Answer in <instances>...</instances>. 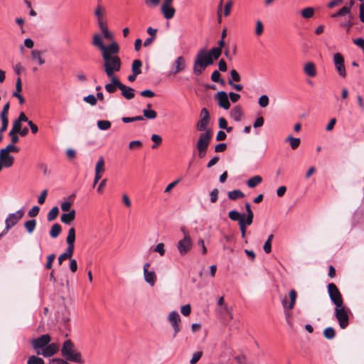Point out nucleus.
Instances as JSON below:
<instances>
[{
  "label": "nucleus",
  "mask_w": 364,
  "mask_h": 364,
  "mask_svg": "<svg viewBox=\"0 0 364 364\" xmlns=\"http://www.w3.org/2000/svg\"><path fill=\"white\" fill-rule=\"evenodd\" d=\"M119 44L102 53V68L107 77H117L115 74L121 70L122 60L118 56L119 53Z\"/></svg>",
  "instance_id": "f257e3e1"
},
{
  "label": "nucleus",
  "mask_w": 364,
  "mask_h": 364,
  "mask_svg": "<svg viewBox=\"0 0 364 364\" xmlns=\"http://www.w3.org/2000/svg\"><path fill=\"white\" fill-rule=\"evenodd\" d=\"M221 53L222 50L216 47L211 48L208 52L205 49L200 50L194 60L193 73L196 75L202 74L208 66L219 58Z\"/></svg>",
  "instance_id": "f03ea898"
},
{
  "label": "nucleus",
  "mask_w": 364,
  "mask_h": 364,
  "mask_svg": "<svg viewBox=\"0 0 364 364\" xmlns=\"http://www.w3.org/2000/svg\"><path fill=\"white\" fill-rule=\"evenodd\" d=\"M60 351L63 358V359L67 362L70 361L77 363H83L81 353L75 348L71 340L68 339L63 342Z\"/></svg>",
  "instance_id": "7ed1b4c3"
},
{
  "label": "nucleus",
  "mask_w": 364,
  "mask_h": 364,
  "mask_svg": "<svg viewBox=\"0 0 364 364\" xmlns=\"http://www.w3.org/2000/svg\"><path fill=\"white\" fill-rule=\"evenodd\" d=\"M212 130H206L205 132L199 135L196 142V149L198 151V157L203 159L205 156L209 144L212 139Z\"/></svg>",
  "instance_id": "20e7f679"
},
{
  "label": "nucleus",
  "mask_w": 364,
  "mask_h": 364,
  "mask_svg": "<svg viewBox=\"0 0 364 364\" xmlns=\"http://www.w3.org/2000/svg\"><path fill=\"white\" fill-rule=\"evenodd\" d=\"M296 297H282L281 303L284 308L286 321L289 326H291V309L294 307Z\"/></svg>",
  "instance_id": "39448f33"
},
{
  "label": "nucleus",
  "mask_w": 364,
  "mask_h": 364,
  "mask_svg": "<svg viewBox=\"0 0 364 364\" xmlns=\"http://www.w3.org/2000/svg\"><path fill=\"white\" fill-rule=\"evenodd\" d=\"M50 341L51 338L48 334H43L31 341L32 346L37 355L41 354V350L50 343Z\"/></svg>",
  "instance_id": "423d86ee"
},
{
  "label": "nucleus",
  "mask_w": 364,
  "mask_h": 364,
  "mask_svg": "<svg viewBox=\"0 0 364 364\" xmlns=\"http://www.w3.org/2000/svg\"><path fill=\"white\" fill-rule=\"evenodd\" d=\"M193 242L189 233H186L185 237L177 243V249L182 256L186 255L192 248Z\"/></svg>",
  "instance_id": "0eeeda50"
},
{
  "label": "nucleus",
  "mask_w": 364,
  "mask_h": 364,
  "mask_svg": "<svg viewBox=\"0 0 364 364\" xmlns=\"http://www.w3.org/2000/svg\"><path fill=\"white\" fill-rule=\"evenodd\" d=\"M349 309H335V316L341 329H345L349 323Z\"/></svg>",
  "instance_id": "6e6552de"
},
{
  "label": "nucleus",
  "mask_w": 364,
  "mask_h": 364,
  "mask_svg": "<svg viewBox=\"0 0 364 364\" xmlns=\"http://www.w3.org/2000/svg\"><path fill=\"white\" fill-rule=\"evenodd\" d=\"M92 45L95 47H97L99 48V50L101 51V54L105 53L106 51L109 50H112V48L117 45H118V43L116 41H112L111 43H109L107 46H105L103 43L102 38L100 34H95L92 38Z\"/></svg>",
  "instance_id": "1a4fd4ad"
},
{
  "label": "nucleus",
  "mask_w": 364,
  "mask_h": 364,
  "mask_svg": "<svg viewBox=\"0 0 364 364\" xmlns=\"http://www.w3.org/2000/svg\"><path fill=\"white\" fill-rule=\"evenodd\" d=\"M173 0H163L160 11L164 18L169 20L174 17L176 9L173 6Z\"/></svg>",
  "instance_id": "9d476101"
},
{
  "label": "nucleus",
  "mask_w": 364,
  "mask_h": 364,
  "mask_svg": "<svg viewBox=\"0 0 364 364\" xmlns=\"http://www.w3.org/2000/svg\"><path fill=\"white\" fill-rule=\"evenodd\" d=\"M106 14V8L102 5L101 1H98L94 10V16L97 18L98 26L107 23Z\"/></svg>",
  "instance_id": "9b49d317"
},
{
  "label": "nucleus",
  "mask_w": 364,
  "mask_h": 364,
  "mask_svg": "<svg viewBox=\"0 0 364 364\" xmlns=\"http://www.w3.org/2000/svg\"><path fill=\"white\" fill-rule=\"evenodd\" d=\"M23 215L24 212L22 210L9 214L5 220V232H7L11 227L14 226L23 218Z\"/></svg>",
  "instance_id": "f8f14e48"
},
{
  "label": "nucleus",
  "mask_w": 364,
  "mask_h": 364,
  "mask_svg": "<svg viewBox=\"0 0 364 364\" xmlns=\"http://www.w3.org/2000/svg\"><path fill=\"white\" fill-rule=\"evenodd\" d=\"M333 62L338 74L343 77H346V73L343 56L339 53L334 54Z\"/></svg>",
  "instance_id": "ddd939ff"
},
{
  "label": "nucleus",
  "mask_w": 364,
  "mask_h": 364,
  "mask_svg": "<svg viewBox=\"0 0 364 364\" xmlns=\"http://www.w3.org/2000/svg\"><path fill=\"white\" fill-rule=\"evenodd\" d=\"M150 266L151 264L149 262H146L144 264V277L146 282L148 283L150 286L153 287L156 281V274L154 271L149 270Z\"/></svg>",
  "instance_id": "4468645a"
},
{
  "label": "nucleus",
  "mask_w": 364,
  "mask_h": 364,
  "mask_svg": "<svg viewBox=\"0 0 364 364\" xmlns=\"http://www.w3.org/2000/svg\"><path fill=\"white\" fill-rule=\"evenodd\" d=\"M58 345L55 343H48L41 350V354L45 358H49L55 354L58 350Z\"/></svg>",
  "instance_id": "2eb2a0df"
},
{
  "label": "nucleus",
  "mask_w": 364,
  "mask_h": 364,
  "mask_svg": "<svg viewBox=\"0 0 364 364\" xmlns=\"http://www.w3.org/2000/svg\"><path fill=\"white\" fill-rule=\"evenodd\" d=\"M108 78L110 80V83L106 84L105 88L107 92L114 93L117 88H120L122 82L117 77H111Z\"/></svg>",
  "instance_id": "dca6fc26"
},
{
  "label": "nucleus",
  "mask_w": 364,
  "mask_h": 364,
  "mask_svg": "<svg viewBox=\"0 0 364 364\" xmlns=\"http://www.w3.org/2000/svg\"><path fill=\"white\" fill-rule=\"evenodd\" d=\"M217 100L218 105L225 109H228L230 107V103L228 100V94L224 91H220L217 93Z\"/></svg>",
  "instance_id": "f3484780"
},
{
  "label": "nucleus",
  "mask_w": 364,
  "mask_h": 364,
  "mask_svg": "<svg viewBox=\"0 0 364 364\" xmlns=\"http://www.w3.org/2000/svg\"><path fill=\"white\" fill-rule=\"evenodd\" d=\"M0 162L3 163L5 168H10L13 166L14 158L3 150H0Z\"/></svg>",
  "instance_id": "a211bd4d"
},
{
  "label": "nucleus",
  "mask_w": 364,
  "mask_h": 364,
  "mask_svg": "<svg viewBox=\"0 0 364 364\" xmlns=\"http://www.w3.org/2000/svg\"><path fill=\"white\" fill-rule=\"evenodd\" d=\"M119 90L122 91V95L128 100L133 99L135 96L134 90L130 87L126 86L122 82Z\"/></svg>",
  "instance_id": "6ab92c4d"
},
{
  "label": "nucleus",
  "mask_w": 364,
  "mask_h": 364,
  "mask_svg": "<svg viewBox=\"0 0 364 364\" xmlns=\"http://www.w3.org/2000/svg\"><path fill=\"white\" fill-rule=\"evenodd\" d=\"M174 70L173 71V74L178 73L183 70L186 68V60L183 57L179 56L178 57L174 63H173Z\"/></svg>",
  "instance_id": "aec40b11"
},
{
  "label": "nucleus",
  "mask_w": 364,
  "mask_h": 364,
  "mask_svg": "<svg viewBox=\"0 0 364 364\" xmlns=\"http://www.w3.org/2000/svg\"><path fill=\"white\" fill-rule=\"evenodd\" d=\"M168 321L171 326H176L180 325L181 318L179 314L176 311H171L168 316Z\"/></svg>",
  "instance_id": "412c9836"
},
{
  "label": "nucleus",
  "mask_w": 364,
  "mask_h": 364,
  "mask_svg": "<svg viewBox=\"0 0 364 364\" xmlns=\"http://www.w3.org/2000/svg\"><path fill=\"white\" fill-rule=\"evenodd\" d=\"M75 218V210H72L68 213H63L60 216V220L62 223L69 225Z\"/></svg>",
  "instance_id": "4be33fe9"
},
{
  "label": "nucleus",
  "mask_w": 364,
  "mask_h": 364,
  "mask_svg": "<svg viewBox=\"0 0 364 364\" xmlns=\"http://www.w3.org/2000/svg\"><path fill=\"white\" fill-rule=\"evenodd\" d=\"M74 249L75 248L67 247L66 251L64 253L61 254L58 258V262L60 265L63 264L64 260L67 259H71V257L73 255Z\"/></svg>",
  "instance_id": "5701e85b"
},
{
  "label": "nucleus",
  "mask_w": 364,
  "mask_h": 364,
  "mask_svg": "<svg viewBox=\"0 0 364 364\" xmlns=\"http://www.w3.org/2000/svg\"><path fill=\"white\" fill-rule=\"evenodd\" d=\"M75 230L74 228H70L68 230V236L66 238V242L68 247L75 248Z\"/></svg>",
  "instance_id": "b1692460"
},
{
  "label": "nucleus",
  "mask_w": 364,
  "mask_h": 364,
  "mask_svg": "<svg viewBox=\"0 0 364 364\" xmlns=\"http://www.w3.org/2000/svg\"><path fill=\"white\" fill-rule=\"evenodd\" d=\"M304 71L309 77H313L316 75V66L312 62H309L305 65Z\"/></svg>",
  "instance_id": "393cba45"
},
{
  "label": "nucleus",
  "mask_w": 364,
  "mask_h": 364,
  "mask_svg": "<svg viewBox=\"0 0 364 364\" xmlns=\"http://www.w3.org/2000/svg\"><path fill=\"white\" fill-rule=\"evenodd\" d=\"M218 305L219 307V309L222 314H227L230 318H232V314L230 313V309L225 304L224 302V297H219L218 301Z\"/></svg>",
  "instance_id": "a878e982"
},
{
  "label": "nucleus",
  "mask_w": 364,
  "mask_h": 364,
  "mask_svg": "<svg viewBox=\"0 0 364 364\" xmlns=\"http://www.w3.org/2000/svg\"><path fill=\"white\" fill-rule=\"evenodd\" d=\"M232 118L236 122H240L242 115V110L240 106H236L230 112Z\"/></svg>",
  "instance_id": "bb28decb"
},
{
  "label": "nucleus",
  "mask_w": 364,
  "mask_h": 364,
  "mask_svg": "<svg viewBox=\"0 0 364 364\" xmlns=\"http://www.w3.org/2000/svg\"><path fill=\"white\" fill-rule=\"evenodd\" d=\"M262 181V178L260 176L257 175L247 180V185L249 188H252L258 186Z\"/></svg>",
  "instance_id": "cd10ccee"
},
{
  "label": "nucleus",
  "mask_w": 364,
  "mask_h": 364,
  "mask_svg": "<svg viewBox=\"0 0 364 364\" xmlns=\"http://www.w3.org/2000/svg\"><path fill=\"white\" fill-rule=\"evenodd\" d=\"M228 196L229 199L232 200H236L239 198H244L245 194L240 190H233L228 193Z\"/></svg>",
  "instance_id": "c85d7f7f"
},
{
  "label": "nucleus",
  "mask_w": 364,
  "mask_h": 364,
  "mask_svg": "<svg viewBox=\"0 0 364 364\" xmlns=\"http://www.w3.org/2000/svg\"><path fill=\"white\" fill-rule=\"evenodd\" d=\"M61 231H62V228H61L60 225L58 223H55L51 227L49 234L52 238H56L59 236Z\"/></svg>",
  "instance_id": "c756f323"
},
{
  "label": "nucleus",
  "mask_w": 364,
  "mask_h": 364,
  "mask_svg": "<svg viewBox=\"0 0 364 364\" xmlns=\"http://www.w3.org/2000/svg\"><path fill=\"white\" fill-rule=\"evenodd\" d=\"M142 66V63L140 60H134L132 62V70L134 75H138L141 73V68Z\"/></svg>",
  "instance_id": "7c9ffc66"
},
{
  "label": "nucleus",
  "mask_w": 364,
  "mask_h": 364,
  "mask_svg": "<svg viewBox=\"0 0 364 364\" xmlns=\"http://www.w3.org/2000/svg\"><path fill=\"white\" fill-rule=\"evenodd\" d=\"M285 141H288L290 144L291 148L293 150L296 149L300 145L301 140L299 138H294L292 136H289L286 139Z\"/></svg>",
  "instance_id": "2f4dec72"
},
{
  "label": "nucleus",
  "mask_w": 364,
  "mask_h": 364,
  "mask_svg": "<svg viewBox=\"0 0 364 364\" xmlns=\"http://www.w3.org/2000/svg\"><path fill=\"white\" fill-rule=\"evenodd\" d=\"M105 171V160L103 156H100L96 164L95 173H103Z\"/></svg>",
  "instance_id": "473e14b6"
},
{
  "label": "nucleus",
  "mask_w": 364,
  "mask_h": 364,
  "mask_svg": "<svg viewBox=\"0 0 364 364\" xmlns=\"http://www.w3.org/2000/svg\"><path fill=\"white\" fill-rule=\"evenodd\" d=\"M99 28H100L102 33H103L104 37L107 39L112 41L114 38L113 34L108 30L107 24L105 23L104 25L100 26Z\"/></svg>",
  "instance_id": "72a5a7b5"
},
{
  "label": "nucleus",
  "mask_w": 364,
  "mask_h": 364,
  "mask_svg": "<svg viewBox=\"0 0 364 364\" xmlns=\"http://www.w3.org/2000/svg\"><path fill=\"white\" fill-rule=\"evenodd\" d=\"M142 112L144 117L148 119H154L157 117L156 112L151 109H144Z\"/></svg>",
  "instance_id": "f704fd0d"
},
{
  "label": "nucleus",
  "mask_w": 364,
  "mask_h": 364,
  "mask_svg": "<svg viewBox=\"0 0 364 364\" xmlns=\"http://www.w3.org/2000/svg\"><path fill=\"white\" fill-rule=\"evenodd\" d=\"M301 14L304 18H311L314 15V9L313 7H306L301 10Z\"/></svg>",
  "instance_id": "c9c22d12"
},
{
  "label": "nucleus",
  "mask_w": 364,
  "mask_h": 364,
  "mask_svg": "<svg viewBox=\"0 0 364 364\" xmlns=\"http://www.w3.org/2000/svg\"><path fill=\"white\" fill-rule=\"evenodd\" d=\"M333 303L335 304V309H348L344 304L343 297H330Z\"/></svg>",
  "instance_id": "e433bc0d"
},
{
  "label": "nucleus",
  "mask_w": 364,
  "mask_h": 364,
  "mask_svg": "<svg viewBox=\"0 0 364 364\" xmlns=\"http://www.w3.org/2000/svg\"><path fill=\"white\" fill-rule=\"evenodd\" d=\"M209 122H210V121H207V120L204 121L203 119H200L196 124V129L199 132H205L206 130L209 129L207 128L209 124Z\"/></svg>",
  "instance_id": "4c0bfd02"
},
{
  "label": "nucleus",
  "mask_w": 364,
  "mask_h": 364,
  "mask_svg": "<svg viewBox=\"0 0 364 364\" xmlns=\"http://www.w3.org/2000/svg\"><path fill=\"white\" fill-rule=\"evenodd\" d=\"M59 213V209L57 206L52 208L47 215V220L49 222L53 221Z\"/></svg>",
  "instance_id": "58836bf2"
},
{
  "label": "nucleus",
  "mask_w": 364,
  "mask_h": 364,
  "mask_svg": "<svg viewBox=\"0 0 364 364\" xmlns=\"http://www.w3.org/2000/svg\"><path fill=\"white\" fill-rule=\"evenodd\" d=\"M36 226V221L34 219L28 220L24 223V227L26 229L28 233L29 234H31L34 231Z\"/></svg>",
  "instance_id": "ea45409f"
},
{
  "label": "nucleus",
  "mask_w": 364,
  "mask_h": 364,
  "mask_svg": "<svg viewBox=\"0 0 364 364\" xmlns=\"http://www.w3.org/2000/svg\"><path fill=\"white\" fill-rule=\"evenodd\" d=\"M328 296H341L338 287L333 283L328 284Z\"/></svg>",
  "instance_id": "a19ab883"
},
{
  "label": "nucleus",
  "mask_w": 364,
  "mask_h": 364,
  "mask_svg": "<svg viewBox=\"0 0 364 364\" xmlns=\"http://www.w3.org/2000/svg\"><path fill=\"white\" fill-rule=\"evenodd\" d=\"M41 52L37 50H33L31 51V57L33 60H37L38 61L39 65H43L45 63V60L41 58Z\"/></svg>",
  "instance_id": "79ce46f5"
},
{
  "label": "nucleus",
  "mask_w": 364,
  "mask_h": 364,
  "mask_svg": "<svg viewBox=\"0 0 364 364\" xmlns=\"http://www.w3.org/2000/svg\"><path fill=\"white\" fill-rule=\"evenodd\" d=\"M323 336L327 339H333L336 336V332L333 328L327 327L323 331Z\"/></svg>",
  "instance_id": "37998d69"
},
{
  "label": "nucleus",
  "mask_w": 364,
  "mask_h": 364,
  "mask_svg": "<svg viewBox=\"0 0 364 364\" xmlns=\"http://www.w3.org/2000/svg\"><path fill=\"white\" fill-rule=\"evenodd\" d=\"M228 217L233 221H238L239 223L240 220L242 219V215L237 210H231L228 213Z\"/></svg>",
  "instance_id": "c03bdc74"
},
{
  "label": "nucleus",
  "mask_w": 364,
  "mask_h": 364,
  "mask_svg": "<svg viewBox=\"0 0 364 364\" xmlns=\"http://www.w3.org/2000/svg\"><path fill=\"white\" fill-rule=\"evenodd\" d=\"M27 364H45L43 358L36 355H31L28 358Z\"/></svg>",
  "instance_id": "a18cd8bd"
},
{
  "label": "nucleus",
  "mask_w": 364,
  "mask_h": 364,
  "mask_svg": "<svg viewBox=\"0 0 364 364\" xmlns=\"http://www.w3.org/2000/svg\"><path fill=\"white\" fill-rule=\"evenodd\" d=\"M97 127L101 130H107L111 127V122L108 120H99Z\"/></svg>",
  "instance_id": "49530a36"
},
{
  "label": "nucleus",
  "mask_w": 364,
  "mask_h": 364,
  "mask_svg": "<svg viewBox=\"0 0 364 364\" xmlns=\"http://www.w3.org/2000/svg\"><path fill=\"white\" fill-rule=\"evenodd\" d=\"M254 215H244L242 214V217L240 221H242L245 225L249 226L252 225L253 222Z\"/></svg>",
  "instance_id": "de8ad7c7"
},
{
  "label": "nucleus",
  "mask_w": 364,
  "mask_h": 364,
  "mask_svg": "<svg viewBox=\"0 0 364 364\" xmlns=\"http://www.w3.org/2000/svg\"><path fill=\"white\" fill-rule=\"evenodd\" d=\"M1 150L10 154V152H18L19 148L14 145V144H8L5 148Z\"/></svg>",
  "instance_id": "09e8293b"
},
{
  "label": "nucleus",
  "mask_w": 364,
  "mask_h": 364,
  "mask_svg": "<svg viewBox=\"0 0 364 364\" xmlns=\"http://www.w3.org/2000/svg\"><path fill=\"white\" fill-rule=\"evenodd\" d=\"M151 139L154 142V144L152 146V149L157 148L162 142L161 137L158 134H152Z\"/></svg>",
  "instance_id": "8fccbe9b"
},
{
  "label": "nucleus",
  "mask_w": 364,
  "mask_h": 364,
  "mask_svg": "<svg viewBox=\"0 0 364 364\" xmlns=\"http://www.w3.org/2000/svg\"><path fill=\"white\" fill-rule=\"evenodd\" d=\"M258 103L261 107H266L269 104V97L266 95H262L258 100Z\"/></svg>",
  "instance_id": "3c124183"
},
{
  "label": "nucleus",
  "mask_w": 364,
  "mask_h": 364,
  "mask_svg": "<svg viewBox=\"0 0 364 364\" xmlns=\"http://www.w3.org/2000/svg\"><path fill=\"white\" fill-rule=\"evenodd\" d=\"M83 100L92 106H95L97 104V97L93 95H89L85 97Z\"/></svg>",
  "instance_id": "603ef678"
},
{
  "label": "nucleus",
  "mask_w": 364,
  "mask_h": 364,
  "mask_svg": "<svg viewBox=\"0 0 364 364\" xmlns=\"http://www.w3.org/2000/svg\"><path fill=\"white\" fill-rule=\"evenodd\" d=\"M350 12V7L343 6L337 13L332 15V17L344 16Z\"/></svg>",
  "instance_id": "864d4df0"
},
{
  "label": "nucleus",
  "mask_w": 364,
  "mask_h": 364,
  "mask_svg": "<svg viewBox=\"0 0 364 364\" xmlns=\"http://www.w3.org/2000/svg\"><path fill=\"white\" fill-rule=\"evenodd\" d=\"M203 352L197 351L193 353L192 358L190 360L191 364H196L202 357Z\"/></svg>",
  "instance_id": "5fc2aeb1"
},
{
  "label": "nucleus",
  "mask_w": 364,
  "mask_h": 364,
  "mask_svg": "<svg viewBox=\"0 0 364 364\" xmlns=\"http://www.w3.org/2000/svg\"><path fill=\"white\" fill-rule=\"evenodd\" d=\"M55 258V254H50L47 257V262L46 264L45 267L47 269H50L52 268L53 262Z\"/></svg>",
  "instance_id": "6e6d98bb"
},
{
  "label": "nucleus",
  "mask_w": 364,
  "mask_h": 364,
  "mask_svg": "<svg viewBox=\"0 0 364 364\" xmlns=\"http://www.w3.org/2000/svg\"><path fill=\"white\" fill-rule=\"evenodd\" d=\"M21 123L16 119L13 123V127L10 132H11L12 134L14 133H18L21 129Z\"/></svg>",
  "instance_id": "4d7b16f0"
},
{
  "label": "nucleus",
  "mask_w": 364,
  "mask_h": 364,
  "mask_svg": "<svg viewBox=\"0 0 364 364\" xmlns=\"http://www.w3.org/2000/svg\"><path fill=\"white\" fill-rule=\"evenodd\" d=\"M263 31H264L263 23L261 21L258 20L256 22L255 34L257 36H260L263 33Z\"/></svg>",
  "instance_id": "13d9d810"
},
{
  "label": "nucleus",
  "mask_w": 364,
  "mask_h": 364,
  "mask_svg": "<svg viewBox=\"0 0 364 364\" xmlns=\"http://www.w3.org/2000/svg\"><path fill=\"white\" fill-rule=\"evenodd\" d=\"M232 4H233V2L232 0H229L225 4V7H224V16H228L230 15Z\"/></svg>",
  "instance_id": "bf43d9fd"
},
{
  "label": "nucleus",
  "mask_w": 364,
  "mask_h": 364,
  "mask_svg": "<svg viewBox=\"0 0 364 364\" xmlns=\"http://www.w3.org/2000/svg\"><path fill=\"white\" fill-rule=\"evenodd\" d=\"M218 193H219V191L217 188H214L210 193V200L211 203H214L218 200Z\"/></svg>",
  "instance_id": "052dcab7"
},
{
  "label": "nucleus",
  "mask_w": 364,
  "mask_h": 364,
  "mask_svg": "<svg viewBox=\"0 0 364 364\" xmlns=\"http://www.w3.org/2000/svg\"><path fill=\"white\" fill-rule=\"evenodd\" d=\"M181 312L185 316H189L191 312V305L190 304H186V305L181 306Z\"/></svg>",
  "instance_id": "680f3d73"
},
{
  "label": "nucleus",
  "mask_w": 364,
  "mask_h": 364,
  "mask_svg": "<svg viewBox=\"0 0 364 364\" xmlns=\"http://www.w3.org/2000/svg\"><path fill=\"white\" fill-rule=\"evenodd\" d=\"M200 119L207 121H210V113L206 108H203L200 111Z\"/></svg>",
  "instance_id": "e2e57ef3"
},
{
  "label": "nucleus",
  "mask_w": 364,
  "mask_h": 364,
  "mask_svg": "<svg viewBox=\"0 0 364 364\" xmlns=\"http://www.w3.org/2000/svg\"><path fill=\"white\" fill-rule=\"evenodd\" d=\"M9 107L10 104L9 102H7L3 107L0 118H8Z\"/></svg>",
  "instance_id": "0e129e2a"
},
{
  "label": "nucleus",
  "mask_w": 364,
  "mask_h": 364,
  "mask_svg": "<svg viewBox=\"0 0 364 364\" xmlns=\"http://www.w3.org/2000/svg\"><path fill=\"white\" fill-rule=\"evenodd\" d=\"M39 210L40 208L37 205H35L28 211V215L31 218H34L38 215Z\"/></svg>",
  "instance_id": "69168bd1"
},
{
  "label": "nucleus",
  "mask_w": 364,
  "mask_h": 364,
  "mask_svg": "<svg viewBox=\"0 0 364 364\" xmlns=\"http://www.w3.org/2000/svg\"><path fill=\"white\" fill-rule=\"evenodd\" d=\"M141 146H142V142L141 141H139V140L132 141L129 144V148L130 149H139V148H141Z\"/></svg>",
  "instance_id": "338daca9"
},
{
  "label": "nucleus",
  "mask_w": 364,
  "mask_h": 364,
  "mask_svg": "<svg viewBox=\"0 0 364 364\" xmlns=\"http://www.w3.org/2000/svg\"><path fill=\"white\" fill-rule=\"evenodd\" d=\"M154 252H158L161 256H164L165 255V249L164 243H159L155 249Z\"/></svg>",
  "instance_id": "774afa93"
}]
</instances>
